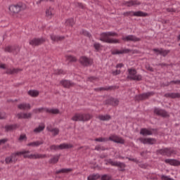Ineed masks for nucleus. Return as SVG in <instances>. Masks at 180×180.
<instances>
[{"label": "nucleus", "mask_w": 180, "mask_h": 180, "mask_svg": "<svg viewBox=\"0 0 180 180\" xmlns=\"http://www.w3.org/2000/svg\"><path fill=\"white\" fill-rule=\"evenodd\" d=\"M115 36H117V33L115 32H102L100 34L99 40L103 43H108L109 44H117V43H120L119 39L110 38L115 37Z\"/></svg>", "instance_id": "obj_1"}, {"label": "nucleus", "mask_w": 180, "mask_h": 180, "mask_svg": "<svg viewBox=\"0 0 180 180\" xmlns=\"http://www.w3.org/2000/svg\"><path fill=\"white\" fill-rule=\"evenodd\" d=\"M45 112L46 113H50L51 115H58L60 113V110L57 108H34L32 110V113L37 115L38 113H43Z\"/></svg>", "instance_id": "obj_2"}, {"label": "nucleus", "mask_w": 180, "mask_h": 180, "mask_svg": "<svg viewBox=\"0 0 180 180\" xmlns=\"http://www.w3.org/2000/svg\"><path fill=\"white\" fill-rule=\"evenodd\" d=\"M94 117L92 115L84 114V113H75V115L71 118L73 122H88Z\"/></svg>", "instance_id": "obj_3"}, {"label": "nucleus", "mask_w": 180, "mask_h": 180, "mask_svg": "<svg viewBox=\"0 0 180 180\" xmlns=\"http://www.w3.org/2000/svg\"><path fill=\"white\" fill-rule=\"evenodd\" d=\"M19 153H22V155H23L24 158H30V160H37L40 158H46L47 155L46 154H31V155H27L30 154V151L29 150H22V151H19Z\"/></svg>", "instance_id": "obj_4"}, {"label": "nucleus", "mask_w": 180, "mask_h": 180, "mask_svg": "<svg viewBox=\"0 0 180 180\" xmlns=\"http://www.w3.org/2000/svg\"><path fill=\"white\" fill-rule=\"evenodd\" d=\"M129 75L127 76V79L130 81H141L143 79V76L141 75H137V70L135 69H128Z\"/></svg>", "instance_id": "obj_5"}, {"label": "nucleus", "mask_w": 180, "mask_h": 180, "mask_svg": "<svg viewBox=\"0 0 180 180\" xmlns=\"http://www.w3.org/2000/svg\"><path fill=\"white\" fill-rule=\"evenodd\" d=\"M23 153L16 152L11 153V155L5 159L6 164H16L18 162V157H20Z\"/></svg>", "instance_id": "obj_6"}, {"label": "nucleus", "mask_w": 180, "mask_h": 180, "mask_svg": "<svg viewBox=\"0 0 180 180\" xmlns=\"http://www.w3.org/2000/svg\"><path fill=\"white\" fill-rule=\"evenodd\" d=\"M124 16H136L137 18H146L148 16V13L141 11H127L123 13Z\"/></svg>", "instance_id": "obj_7"}, {"label": "nucleus", "mask_w": 180, "mask_h": 180, "mask_svg": "<svg viewBox=\"0 0 180 180\" xmlns=\"http://www.w3.org/2000/svg\"><path fill=\"white\" fill-rule=\"evenodd\" d=\"M68 148H72V145L68 143H61L60 145H51L50 146L51 151H57V150H68Z\"/></svg>", "instance_id": "obj_8"}, {"label": "nucleus", "mask_w": 180, "mask_h": 180, "mask_svg": "<svg viewBox=\"0 0 180 180\" xmlns=\"http://www.w3.org/2000/svg\"><path fill=\"white\" fill-rule=\"evenodd\" d=\"M156 153H158V154H160V155H166L167 157H171L172 154H176V152H175V150L171 148L160 149V150H158Z\"/></svg>", "instance_id": "obj_9"}, {"label": "nucleus", "mask_w": 180, "mask_h": 180, "mask_svg": "<svg viewBox=\"0 0 180 180\" xmlns=\"http://www.w3.org/2000/svg\"><path fill=\"white\" fill-rule=\"evenodd\" d=\"M79 62L83 67H91L94 63V60L86 56H81L79 59Z\"/></svg>", "instance_id": "obj_10"}, {"label": "nucleus", "mask_w": 180, "mask_h": 180, "mask_svg": "<svg viewBox=\"0 0 180 180\" xmlns=\"http://www.w3.org/2000/svg\"><path fill=\"white\" fill-rule=\"evenodd\" d=\"M108 163L112 167H118V168H120L119 171H121L122 172L125 171L126 164L124 162L117 161L114 162L112 159H109Z\"/></svg>", "instance_id": "obj_11"}, {"label": "nucleus", "mask_w": 180, "mask_h": 180, "mask_svg": "<svg viewBox=\"0 0 180 180\" xmlns=\"http://www.w3.org/2000/svg\"><path fill=\"white\" fill-rule=\"evenodd\" d=\"M139 141L142 144H149L150 146H153L157 143V139L154 138H143L140 137L138 139Z\"/></svg>", "instance_id": "obj_12"}, {"label": "nucleus", "mask_w": 180, "mask_h": 180, "mask_svg": "<svg viewBox=\"0 0 180 180\" xmlns=\"http://www.w3.org/2000/svg\"><path fill=\"white\" fill-rule=\"evenodd\" d=\"M4 51L6 53H12L14 56H16L20 51V48L19 46H8L5 48Z\"/></svg>", "instance_id": "obj_13"}, {"label": "nucleus", "mask_w": 180, "mask_h": 180, "mask_svg": "<svg viewBox=\"0 0 180 180\" xmlns=\"http://www.w3.org/2000/svg\"><path fill=\"white\" fill-rule=\"evenodd\" d=\"M153 113L157 115V116H161L162 117H169V114L168 112H167V110L159 108H155Z\"/></svg>", "instance_id": "obj_14"}, {"label": "nucleus", "mask_w": 180, "mask_h": 180, "mask_svg": "<svg viewBox=\"0 0 180 180\" xmlns=\"http://www.w3.org/2000/svg\"><path fill=\"white\" fill-rule=\"evenodd\" d=\"M157 131H158L157 129H147L146 128H142L141 129L140 134L142 136H153V134L157 133Z\"/></svg>", "instance_id": "obj_15"}, {"label": "nucleus", "mask_w": 180, "mask_h": 180, "mask_svg": "<svg viewBox=\"0 0 180 180\" xmlns=\"http://www.w3.org/2000/svg\"><path fill=\"white\" fill-rule=\"evenodd\" d=\"M155 95V92L154 91H148L146 93H143L142 94H139L137 96V100L138 101H146V99H148L150 96H154Z\"/></svg>", "instance_id": "obj_16"}, {"label": "nucleus", "mask_w": 180, "mask_h": 180, "mask_svg": "<svg viewBox=\"0 0 180 180\" xmlns=\"http://www.w3.org/2000/svg\"><path fill=\"white\" fill-rule=\"evenodd\" d=\"M46 41V39L41 38H34L33 39L30 41V44L31 46H40V44H43Z\"/></svg>", "instance_id": "obj_17"}, {"label": "nucleus", "mask_w": 180, "mask_h": 180, "mask_svg": "<svg viewBox=\"0 0 180 180\" xmlns=\"http://www.w3.org/2000/svg\"><path fill=\"white\" fill-rule=\"evenodd\" d=\"M11 13L15 15L16 13H19L20 11H22V6L20 5H11L8 8Z\"/></svg>", "instance_id": "obj_18"}, {"label": "nucleus", "mask_w": 180, "mask_h": 180, "mask_svg": "<svg viewBox=\"0 0 180 180\" xmlns=\"http://www.w3.org/2000/svg\"><path fill=\"white\" fill-rule=\"evenodd\" d=\"M119 99L110 98L104 101L105 105H110L111 106H117L119 105Z\"/></svg>", "instance_id": "obj_19"}, {"label": "nucleus", "mask_w": 180, "mask_h": 180, "mask_svg": "<svg viewBox=\"0 0 180 180\" xmlns=\"http://www.w3.org/2000/svg\"><path fill=\"white\" fill-rule=\"evenodd\" d=\"M122 40H124V41H134L136 43V41H141V38H139L134 35H128L125 37H122Z\"/></svg>", "instance_id": "obj_20"}, {"label": "nucleus", "mask_w": 180, "mask_h": 180, "mask_svg": "<svg viewBox=\"0 0 180 180\" xmlns=\"http://www.w3.org/2000/svg\"><path fill=\"white\" fill-rule=\"evenodd\" d=\"M165 162L173 167H179L180 165V161L176 159H165Z\"/></svg>", "instance_id": "obj_21"}, {"label": "nucleus", "mask_w": 180, "mask_h": 180, "mask_svg": "<svg viewBox=\"0 0 180 180\" xmlns=\"http://www.w3.org/2000/svg\"><path fill=\"white\" fill-rule=\"evenodd\" d=\"M60 84L63 86V88L68 89L71 88V86H74V85H75V83L67 79L61 80Z\"/></svg>", "instance_id": "obj_22"}, {"label": "nucleus", "mask_w": 180, "mask_h": 180, "mask_svg": "<svg viewBox=\"0 0 180 180\" xmlns=\"http://www.w3.org/2000/svg\"><path fill=\"white\" fill-rule=\"evenodd\" d=\"M123 4L124 5H125V6H128L129 8H130V6H136L141 5V3L139 1V0H131L129 1H124Z\"/></svg>", "instance_id": "obj_23"}, {"label": "nucleus", "mask_w": 180, "mask_h": 180, "mask_svg": "<svg viewBox=\"0 0 180 180\" xmlns=\"http://www.w3.org/2000/svg\"><path fill=\"white\" fill-rule=\"evenodd\" d=\"M129 53H131V50L129 49H124L121 51L115 50L111 51V54H112V56H116L117 54H129Z\"/></svg>", "instance_id": "obj_24"}, {"label": "nucleus", "mask_w": 180, "mask_h": 180, "mask_svg": "<svg viewBox=\"0 0 180 180\" xmlns=\"http://www.w3.org/2000/svg\"><path fill=\"white\" fill-rule=\"evenodd\" d=\"M165 98H171V99H179L180 93H167L164 95Z\"/></svg>", "instance_id": "obj_25"}, {"label": "nucleus", "mask_w": 180, "mask_h": 180, "mask_svg": "<svg viewBox=\"0 0 180 180\" xmlns=\"http://www.w3.org/2000/svg\"><path fill=\"white\" fill-rule=\"evenodd\" d=\"M18 108L20 109V110H30L32 106L30 103H20L18 105Z\"/></svg>", "instance_id": "obj_26"}, {"label": "nucleus", "mask_w": 180, "mask_h": 180, "mask_svg": "<svg viewBox=\"0 0 180 180\" xmlns=\"http://www.w3.org/2000/svg\"><path fill=\"white\" fill-rule=\"evenodd\" d=\"M44 144V141H37L34 142H30L27 143L28 147H39V146H41Z\"/></svg>", "instance_id": "obj_27"}, {"label": "nucleus", "mask_w": 180, "mask_h": 180, "mask_svg": "<svg viewBox=\"0 0 180 180\" xmlns=\"http://www.w3.org/2000/svg\"><path fill=\"white\" fill-rule=\"evenodd\" d=\"M99 120H101L102 122H108V120H110L112 119V117L109 115H98Z\"/></svg>", "instance_id": "obj_28"}, {"label": "nucleus", "mask_w": 180, "mask_h": 180, "mask_svg": "<svg viewBox=\"0 0 180 180\" xmlns=\"http://www.w3.org/2000/svg\"><path fill=\"white\" fill-rule=\"evenodd\" d=\"M64 39H65L64 36L60 37L54 34L51 35V39L53 41H61V40H64Z\"/></svg>", "instance_id": "obj_29"}, {"label": "nucleus", "mask_w": 180, "mask_h": 180, "mask_svg": "<svg viewBox=\"0 0 180 180\" xmlns=\"http://www.w3.org/2000/svg\"><path fill=\"white\" fill-rule=\"evenodd\" d=\"M16 129H18V124H16L5 126L6 131H11Z\"/></svg>", "instance_id": "obj_30"}, {"label": "nucleus", "mask_w": 180, "mask_h": 180, "mask_svg": "<svg viewBox=\"0 0 180 180\" xmlns=\"http://www.w3.org/2000/svg\"><path fill=\"white\" fill-rule=\"evenodd\" d=\"M71 171H72V169L63 168V169H60L56 171V174H68V172H71Z\"/></svg>", "instance_id": "obj_31"}, {"label": "nucleus", "mask_w": 180, "mask_h": 180, "mask_svg": "<svg viewBox=\"0 0 180 180\" xmlns=\"http://www.w3.org/2000/svg\"><path fill=\"white\" fill-rule=\"evenodd\" d=\"M39 92L37 90H30L28 91V95H30V96H32L33 98L39 96Z\"/></svg>", "instance_id": "obj_32"}, {"label": "nucleus", "mask_w": 180, "mask_h": 180, "mask_svg": "<svg viewBox=\"0 0 180 180\" xmlns=\"http://www.w3.org/2000/svg\"><path fill=\"white\" fill-rule=\"evenodd\" d=\"M75 25V21L74 20V18H69L65 22V26H70L72 27Z\"/></svg>", "instance_id": "obj_33"}, {"label": "nucleus", "mask_w": 180, "mask_h": 180, "mask_svg": "<svg viewBox=\"0 0 180 180\" xmlns=\"http://www.w3.org/2000/svg\"><path fill=\"white\" fill-rule=\"evenodd\" d=\"M101 178V174H91L87 177V180H97Z\"/></svg>", "instance_id": "obj_34"}, {"label": "nucleus", "mask_w": 180, "mask_h": 180, "mask_svg": "<svg viewBox=\"0 0 180 180\" xmlns=\"http://www.w3.org/2000/svg\"><path fill=\"white\" fill-rule=\"evenodd\" d=\"M60 160V155L54 156L53 158H51L49 161V164H57Z\"/></svg>", "instance_id": "obj_35"}, {"label": "nucleus", "mask_w": 180, "mask_h": 180, "mask_svg": "<svg viewBox=\"0 0 180 180\" xmlns=\"http://www.w3.org/2000/svg\"><path fill=\"white\" fill-rule=\"evenodd\" d=\"M45 127H46L44 125H39L38 127L34 129V133H36V134L41 133V131L44 130Z\"/></svg>", "instance_id": "obj_36"}, {"label": "nucleus", "mask_w": 180, "mask_h": 180, "mask_svg": "<svg viewBox=\"0 0 180 180\" xmlns=\"http://www.w3.org/2000/svg\"><path fill=\"white\" fill-rule=\"evenodd\" d=\"M48 131L53 133V136H58L60 133V129L58 128L49 129Z\"/></svg>", "instance_id": "obj_37"}, {"label": "nucleus", "mask_w": 180, "mask_h": 180, "mask_svg": "<svg viewBox=\"0 0 180 180\" xmlns=\"http://www.w3.org/2000/svg\"><path fill=\"white\" fill-rule=\"evenodd\" d=\"M66 59L68 60L70 63H77V58L75 56H72V55H68L65 56Z\"/></svg>", "instance_id": "obj_38"}, {"label": "nucleus", "mask_w": 180, "mask_h": 180, "mask_svg": "<svg viewBox=\"0 0 180 180\" xmlns=\"http://www.w3.org/2000/svg\"><path fill=\"white\" fill-rule=\"evenodd\" d=\"M19 71H20V70L19 69H8L6 71V74H18V72H19Z\"/></svg>", "instance_id": "obj_39"}, {"label": "nucleus", "mask_w": 180, "mask_h": 180, "mask_svg": "<svg viewBox=\"0 0 180 180\" xmlns=\"http://www.w3.org/2000/svg\"><path fill=\"white\" fill-rule=\"evenodd\" d=\"M171 84H174V85H180V80H172L170 82H168L166 84L165 86H169Z\"/></svg>", "instance_id": "obj_40"}, {"label": "nucleus", "mask_w": 180, "mask_h": 180, "mask_svg": "<svg viewBox=\"0 0 180 180\" xmlns=\"http://www.w3.org/2000/svg\"><path fill=\"white\" fill-rule=\"evenodd\" d=\"M54 74H56V75H65L66 72L62 69H58L54 71Z\"/></svg>", "instance_id": "obj_41"}, {"label": "nucleus", "mask_w": 180, "mask_h": 180, "mask_svg": "<svg viewBox=\"0 0 180 180\" xmlns=\"http://www.w3.org/2000/svg\"><path fill=\"white\" fill-rule=\"evenodd\" d=\"M96 151H105V150H109L108 148H105L104 146H96L94 148Z\"/></svg>", "instance_id": "obj_42"}, {"label": "nucleus", "mask_w": 180, "mask_h": 180, "mask_svg": "<svg viewBox=\"0 0 180 180\" xmlns=\"http://www.w3.org/2000/svg\"><path fill=\"white\" fill-rule=\"evenodd\" d=\"M94 141H98V143H105V141H108V138L100 137L95 139Z\"/></svg>", "instance_id": "obj_43"}, {"label": "nucleus", "mask_w": 180, "mask_h": 180, "mask_svg": "<svg viewBox=\"0 0 180 180\" xmlns=\"http://www.w3.org/2000/svg\"><path fill=\"white\" fill-rule=\"evenodd\" d=\"M169 54V50H165L164 49H162V52H160V56H162V57H167Z\"/></svg>", "instance_id": "obj_44"}, {"label": "nucleus", "mask_w": 180, "mask_h": 180, "mask_svg": "<svg viewBox=\"0 0 180 180\" xmlns=\"http://www.w3.org/2000/svg\"><path fill=\"white\" fill-rule=\"evenodd\" d=\"M117 138H118L117 136L112 135V136H109L108 140L110 141H113L114 143H116V141L117 140Z\"/></svg>", "instance_id": "obj_45"}, {"label": "nucleus", "mask_w": 180, "mask_h": 180, "mask_svg": "<svg viewBox=\"0 0 180 180\" xmlns=\"http://www.w3.org/2000/svg\"><path fill=\"white\" fill-rule=\"evenodd\" d=\"M105 87H106V91H115V89H119V86H109Z\"/></svg>", "instance_id": "obj_46"}, {"label": "nucleus", "mask_w": 180, "mask_h": 180, "mask_svg": "<svg viewBox=\"0 0 180 180\" xmlns=\"http://www.w3.org/2000/svg\"><path fill=\"white\" fill-rule=\"evenodd\" d=\"M46 15L48 18L53 15V8H49L48 10H46Z\"/></svg>", "instance_id": "obj_47"}, {"label": "nucleus", "mask_w": 180, "mask_h": 180, "mask_svg": "<svg viewBox=\"0 0 180 180\" xmlns=\"http://www.w3.org/2000/svg\"><path fill=\"white\" fill-rule=\"evenodd\" d=\"M153 51H154V53H155L156 56H161V53L162 51V48H161L160 49H153Z\"/></svg>", "instance_id": "obj_48"}, {"label": "nucleus", "mask_w": 180, "mask_h": 180, "mask_svg": "<svg viewBox=\"0 0 180 180\" xmlns=\"http://www.w3.org/2000/svg\"><path fill=\"white\" fill-rule=\"evenodd\" d=\"M115 143H117V144H124V139L118 136Z\"/></svg>", "instance_id": "obj_49"}, {"label": "nucleus", "mask_w": 180, "mask_h": 180, "mask_svg": "<svg viewBox=\"0 0 180 180\" xmlns=\"http://www.w3.org/2000/svg\"><path fill=\"white\" fill-rule=\"evenodd\" d=\"M82 34H84V36H86V37H89V38H91L92 37L91 33H89V32H88L85 30H82Z\"/></svg>", "instance_id": "obj_50"}, {"label": "nucleus", "mask_w": 180, "mask_h": 180, "mask_svg": "<svg viewBox=\"0 0 180 180\" xmlns=\"http://www.w3.org/2000/svg\"><path fill=\"white\" fill-rule=\"evenodd\" d=\"M23 119H32V113H23Z\"/></svg>", "instance_id": "obj_51"}, {"label": "nucleus", "mask_w": 180, "mask_h": 180, "mask_svg": "<svg viewBox=\"0 0 180 180\" xmlns=\"http://www.w3.org/2000/svg\"><path fill=\"white\" fill-rule=\"evenodd\" d=\"M98 79V77L95 76H91L87 78V81H89L90 82H94V81H96Z\"/></svg>", "instance_id": "obj_52"}, {"label": "nucleus", "mask_w": 180, "mask_h": 180, "mask_svg": "<svg viewBox=\"0 0 180 180\" xmlns=\"http://www.w3.org/2000/svg\"><path fill=\"white\" fill-rule=\"evenodd\" d=\"M101 180H110V176L108 174H103L101 176Z\"/></svg>", "instance_id": "obj_53"}, {"label": "nucleus", "mask_w": 180, "mask_h": 180, "mask_svg": "<svg viewBox=\"0 0 180 180\" xmlns=\"http://www.w3.org/2000/svg\"><path fill=\"white\" fill-rule=\"evenodd\" d=\"M161 179L162 180H175V179H174L168 176H165L164 174L161 176Z\"/></svg>", "instance_id": "obj_54"}, {"label": "nucleus", "mask_w": 180, "mask_h": 180, "mask_svg": "<svg viewBox=\"0 0 180 180\" xmlns=\"http://www.w3.org/2000/svg\"><path fill=\"white\" fill-rule=\"evenodd\" d=\"M146 70H148V71H150V72H154V68H153V67L150 66V65H148L146 66Z\"/></svg>", "instance_id": "obj_55"}, {"label": "nucleus", "mask_w": 180, "mask_h": 180, "mask_svg": "<svg viewBox=\"0 0 180 180\" xmlns=\"http://www.w3.org/2000/svg\"><path fill=\"white\" fill-rule=\"evenodd\" d=\"M139 167H140V168H143V169H147V165L144 163H139Z\"/></svg>", "instance_id": "obj_56"}, {"label": "nucleus", "mask_w": 180, "mask_h": 180, "mask_svg": "<svg viewBox=\"0 0 180 180\" xmlns=\"http://www.w3.org/2000/svg\"><path fill=\"white\" fill-rule=\"evenodd\" d=\"M127 160H129V161H133V162H136V164H139V160L137 159L131 158H126Z\"/></svg>", "instance_id": "obj_57"}, {"label": "nucleus", "mask_w": 180, "mask_h": 180, "mask_svg": "<svg viewBox=\"0 0 180 180\" xmlns=\"http://www.w3.org/2000/svg\"><path fill=\"white\" fill-rule=\"evenodd\" d=\"M94 47L96 50H99V49H101V44H99V43H94Z\"/></svg>", "instance_id": "obj_58"}, {"label": "nucleus", "mask_w": 180, "mask_h": 180, "mask_svg": "<svg viewBox=\"0 0 180 180\" xmlns=\"http://www.w3.org/2000/svg\"><path fill=\"white\" fill-rule=\"evenodd\" d=\"M167 12L169 13H173V12H176V10L175 8H166Z\"/></svg>", "instance_id": "obj_59"}, {"label": "nucleus", "mask_w": 180, "mask_h": 180, "mask_svg": "<svg viewBox=\"0 0 180 180\" xmlns=\"http://www.w3.org/2000/svg\"><path fill=\"white\" fill-rule=\"evenodd\" d=\"M76 6H78V8H80L81 9H85V6H84L82 3H77Z\"/></svg>", "instance_id": "obj_60"}, {"label": "nucleus", "mask_w": 180, "mask_h": 180, "mask_svg": "<svg viewBox=\"0 0 180 180\" xmlns=\"http://www.w3.org/2000/svg\"><path fill=\"white\" fill-rule=\"evenodd\" d=\"M120 72H121L120 70H116L115 71H112V75H119L120 74Z\"/></svg>", "instance_id": "obj_61"}, {"label": "nucleus", "mask_w": 180, "mask_h": 180, "mask_svg": "<svg viewBox=\"0 0 180 180\" xmlns=\"http://www.w3.org/2000/svg\"><path fill=\"white\" fill-rule=\"evenodd\" d=\"M25 139H27L26 135H20L18 140H20V141H22V140H25Z\"/></svg>", "instance_id": "obj_62"}, {"label": "nucleus", "mask_w": 180, "mask_h": 180, "mask_svg": "<svg viewBox=\"0 0 180 180\" xmlns=\"http://www.w3.org/2000/svg\"><path fill=\"white\" fill-rule=\"evenodd\" d=\"M6 141H8V139H0V144H5Z\"/></svg>", "instance_id": "obj_63"}, {"label": "nucleus", "mask_w": 180, "mask_h": 180, "mask_svg": "<svg viewBox=\"0 0 180 180\" xmlns=\"http://www.w3.org/2000/svg\"><path fill=\"white\" fill-rule=\"evenodd\" d=\"M17 117L18 119H23V113H18V114H17Z\"/></svg>", "instance_id": "obj_64"}]
</instances>
